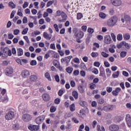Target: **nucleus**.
Masks as SVG:
<instances>
[{"label":"nucleus","mask_w":131,"mask_h":131,"mask_svg":"<svg viewBox=\"0 0 131 131\" xmlns=\"http://www.w3.org/2000/svg\"><path fill=\"white\" fill-rule=\"evenodd\" d=\"M99 76H102V77H106V75H105V69H104V68L103 67L100 68Z\"/></svg>","instance_id":"17"},{"label":"nucleus","mask_w":131,"mask_h":131,"mask_svg":"<svg viewBox=\"0 0 131 131\" xmlns=\"http://www.w3.org/2000/svg\"><path fill=\"white\" fill-rule=\"evenodd\" d=\"M106 72L107 75H108V76H110V75H111V70H110L109 68H107L106 69Z\"/></svg>","instance_id":"53"},{"label":"nucleus","mask_w":131,"mask_h":131,"mask_svg":"<svg viewBox=\"0 0 131 131\" xmlns=\"http://www.w3.org/2000/svg\"><path fill=\"white\" fill-rule=\"evenodd\" d=\"M66 71L69 73V74L72 73V71H73V68L70 67H68L66 69Z\"/></svg>","instance_id":"24"},{"label":"nucleus","mask_w":131,"mask_h":131,"mask_svg":"<svg viewBox=\"0 0 131 131\" xmlns=\"http://www.w3.org/2000/svg\"><path fill=\"white\" fill-rule=\"evenodd\" d=\"M78 90L81 94H83V93H84V89H83V86L82 85L78 86Z\"/></svg>","instance_id":"23"},{"label":"nucleus","mask_w":131,"mask_h":131,"mask_svg":"<svg viewBox=\"0 0 131 131\" xmlns=\"http://www.w3.org/2000/svg\"><path fill=\"white\" fill-rule=\"evenodd\" d=\"M104 42L105 45H110L112 42V39H111V36L110 35H106L104 37Z\"/></svg>","instance_id":"8"},{"label":"nucleus","mask_w":131,"mask_h":131,"mask_svg":"<svg viewBox=\"0 0 131 131\" xmlns=\"http://www.w3.org/2000/svg\"><path fill=\"white\" fill-rule=\"evenodd\" d=\"M43 36L44 38H45L47 40H50V39H52V34H49L47 33V32H43Z\"/></svg>","instance_id":"15"},{"label":"nucleus","mask_w":131,"mask_h":131,"mask_svg":"<svg viewBox=\"0 0 131 131\" xmlns=\"http://www.w3.org/2000/svg\"><path fill=\"white\" fill-rule=\"evenodd\" d=\"M84 116H85V111L83 110H81L80 111V114H79V117L83 118Z\"/></svg>","instance_id":"19"},{"label":"nucleus","mask_w":131,"mask_h":131,"mask_svg":"<svg viewBox=\"0 0 131 131\" xmlns=\"http://www.w3.org/2000/svg\"><path fill=\"white\" fill-rule=\"evenodd\" d=\"M12 128L14 129V130H18L19 129V126L18 125L15 124L13 125Z\"/></svg>","instance_id":"48"},{"label":"nucleus","mask_w":131,"mask_h":131,"mask_svg":"<svg viewBox=\"0 0 131 131\" xmlns=\"http://www.w3.org/2000/svg\"><path fill=\"white\" fill-rule=\"evenodd\" d=\"M124 39H125V40H128L129 38H130V35L128 33H126L123 35Z\"/></svg>","instance_id":"26"},{"label":"nucleus","mask_w":131,"mask_h":131,"mask_svg":"<svg viewBox=\"0 0 131 131\" xmlns=\"http://www.w3.org/2000/svg\"><path fill=\"white\" fill-rule=\"evenodd\" d=\"M45 76L46 78L48 79L50 81H52V78H51V75H50V73L47 72L45 74Z\"/></svg>","instance_id":"28"},{"label":"nucleus","mask_w":131,"mask_h":131,"mask_svg":"<svg viewBox=\"0 0 131 131\" xmlns=\"http://www.w3.org/2000/svg\"><path fill=\"white\" fill-rule=\"evenodd\" d=\"M109 129L111 131L119 130V126L117 124H112L109 126Z\"/></svg>","instance_id":"9"},{"label":"nucleus","mask_w":131,"mask_h":131,"mask_svg":"<svg viewBox=\"0 0 131 131\" xmlns=\"http://www.w3.org/2000/svg\"><path fill=\"white\" fill-rule=\"evenodd\" d=\"M119 76V71H117L113 74V77L114 78H117Z\"/></svg>","instance_id":"34"},{"label":"nucleus","mask_w":131,"mask_h":131,"mask_svg":"<svg viewBox=\"0 0 131 131\" xmlns=\"http://www.w3.org/2000/svg\"><path fill=\"white\" fill-rule=\"evenodd\" d=\"M106 90L107 93H110L113 92L112 91H113V88L112 87L107 86Z\"/></svg>","instance_id":"39"},{"label":"nucleus","mask_w":131,"mask_h":131,"mask_svg":"<svg viewBox=\"0 0 131 131\" xmlns=\"http://www.w3.org/2000/svg\"><path fill=\"white\" fill-rule=\"evenodd\" d=\"M88 32H89V33H90V34H92V33H94L93 29L91 28H88Z\"/></svg>","instance_id":"55"},{"label":"nucleus","mask_w":131,"mask_h":131,"mask_svg":"<svg viewBox=\"0 0 131 131\" xmlns=\"http://www.w3.org/2000/svg\"><path fill=\"white\" fill-rule=\"evenodd\" d=\"M57 110V108L55 106H52L50 107V111L51 113H54V112H56Z\"/></svg>","instance_id":"36"},{"label":"nucleus","mask_w":131,"mask_h":131,"mask_svg":"<svg viewBox=\"0 0 131 131\" xmlns=\"http://www.w3.org/2000/svg\"><path fill=\"white\" fill-rule=\"evenodd\" d=\"M111 36H112V38L113 40H114V41H116V36H115V34H114V33H112L111 34Z\"/></svg>","instance_id":"57"},{"label":"nucleus","mask_w":131,"mask_h":131,"mask_svg":"<svg viewBox=\"0 0 131 131\" xmlns=\"http://www.w3.org/2000/svg\"><path fill=\"white\" fill-rule=\"evenodd\" d=\"M63 94H64V91L60 90L58 91V96H59V97H61L63 95Z\"/></svg>","instance_id":"59"},{"label":"nucleus","mask_w":131,"mask_h":131,"mask_svg":"<svg viewBox=\"0 0 131 131\" xmlns=\"http://www.w3.org/2000/svg\"><path fill=\"white\" fill-rule=\"evenodd\" d=\"M29 5V3H28V2H25L23 6V9H26Z\"/></svg>","instance_id":"61"},{"label":"nucleus","mask_w":131,"mask_h":131,"mask_svg":"<svg viewBox=\"0 0 131 131\" xmlns=\"http://www.w3.org/2000/svg\"><path fill=\"white\" fill-rule=\"evenodd\" d=\"M111 3L115 7H119L121 6V0H111Z\"/></svg>","instance_id":"11"},{"label":"nucleus","mask_w":131,"mask_h":131,"mask_svg":"<svg viewBox=\"0 0 131 131\" xmlns=\"http://www.w3.org/2000/svg\"><path fill=\"white\" fill-rule=\"evenodd\" d=\"M14 116H15L14 112L10 111L5 115V119L6 120H11L12 118H14Z\"/></svg>","instance_id":"4"},{"label":"nucleus","mask_w":131,"mask_h":131,"mask_svg":"<svg viewBox=\"0 0 131 131\" xmlns=\"http://www.w3.org/2000/svg\"><path fill=\"white\" fill-rule=\"evenodd\" d=\"M97 131H105V128L104 126H102L101 127V126L100 125H98L97 127Z\"/></svg>","instance_id":"30"},{"label":"nucleus","mask_w":131,"mask_h":131,"mask_svg":"<svg viewBox=\"0 0 131 131\" xmlns=\"http://www.w3.org/2000/svg\"><path fill=\"white\" fill-rule=\"evenodd\" d=\"M117 21H118V17L116 16H113L107 20V24L110 27H113L116 25Z\"/></svg>","instance_id":"1"},{"label":"nucleus","mask_w":131,"mask_h":131,"mask_svg":"<svg viewBox=\"0 0 131 131\" xmlns=\"http://www.w3.org/2000/svg\"><path fill=\"white\" fill-rule=\"evenodd\" d=\"M123 46L125 47L126 48H127L128 50H129L130 49V46L128 43L125 42V41H123Z\"/></svg>","instance_id":"38"},{"label":"nucleus","mask_w":131,"mask_h":131,"mask_svg":"<svg viewBox=\"0 0 131 131\" xmlns=\"http://www.w3.org/2000/svg\"><path fill=\"white\" fill-rule=\"evenodd\" d=\"M76 38L81 39L83 36H84V33L82 31H80L79 33L75 36Z\"/></svg>","instance_id":"16"},{"label":"nucleus","mask_w":131,"mask_h":131,"mask_svg":"<svg viewBox=\"0 0 131 131\" xmlns=\"http://www.w3.org/2000/svg\"><path fill=\"white\" fill-rule=\"evenodd\" d=\"M73 33H74L75 36H76V34H78L77 32H78V29L77 28H74L73 29Z\"/></svg>","instance_id":"45"},{"label":"nucleus","mask_w":131,"mask_h":131,"mask_svg":"<svg viewBox=\"0 0 131 131\" xmlns=\"http://www.w3.org/2000/svg\"><path fill=\"white\" fill-rule=\"evenodd\" d=\"M79 104L82 107H86V106H88V103L86 101H82V100L79 101Z\"/></svg>","instance_id":"20"},{"label":"nucleus","mask_w":131,"mask_h":131,"mask_svg":"<svg viewBox=\"0 0 131 131\" xmlns=\"http://www.w3.org/2000/svg\"><path fill=\"white\" fill-rule=\"evenodd\" d=\"M8 51H9L8 49L5 48L3 50V55H4L5 56H8Z\"/></svg>","instance_id":"47"},{"label":"nucleus","mask_w":131,"mask_h":131,"mask_svg":"<svg viewBox=\"0 0 131 131\" xmlns=\"http://www.w3.org/2000/svg\"><path fill=\"white\" fill-rule=\"evenodd\" d=\"M45 118L46 117L45 115H42L37 117L35 119V122L37 124H40L43 122V120H45Z\"/></svg>","instance_id":"3"},{"label":"nucleus","mask_w":131,"mask_h":131,"mask_svg":"<svg viewBox=\"0 0 131 131\" xmlns=\"http://www.w3.org/2000/svg\"><path fill=\"white\" fill-rule=\"evenodd\" d=\"M72 95L75 98V99H78V93L76 91H74L72 93Z\"/></svg>","instance_id":"35"},{"label":"nucleus","mask_w":131,"mask_h":131,"mask_svg":"<svg viewBox=\"0 0 131 131\" xmlns=\"http://www.w3.org/2000/svg\"><path fill=\"white\" fill-rule=\"evenodd\" d=\"M110 15H114V8H112L110 10Z\"/></svg>","instance_id":"64"},{"label":"nucleus","mask_w":131,"mask_h":131,"mask_svg":"<svg viewBox=\"0 0 131 131\" xmlns=\"http://www.w3.org/2000/svg\"><path fill=\"white\" fill-rule=\"evenodd\" d=\"M21 75L24 78H27L30 76V72H29L28 70H25L21 72Z\"/></svg>","instance_id":"10"},{"label":"nucleus","mask_w":131,"mask_h":131,"mask_svg":"<svg viewBox=\"0 0 131 131\" xmlns=\"http://www.w3.org/2000/svg\"><path fill=\"white\" fill-rule=\"evenodd\" d=\"M114 108H115V105H106L103 107L102 110L105 112H108V111H113Z\"/></svg>","instance_id":"5"},{"label":"nucleus","mask_w":131,"mask_h":131,"mask_svg":"<svg viewBox=\"0 0 131 131\" xmlns=\"http://www.w3.org/2000/svg\"><path fill=\"white\" fill-rule=\"evenodd\" d=\"M9 6L10 8H11V9H15V8H16V5L15 4H14V3H13V2H10L9 3Z\"/></svg>","instance_id":"33"},{"label":"nucleus","mask_w":131,"mask_h":131,"mask_svg":"<svg viewBox=\"0 0 131 131\" xmlns=\"http://www.w3.org/2000/svg\"><path fill=\"white\" fill-rule=\"evenodd\" d=\"M97 102L98 104H104L105 100L104 98L100 97L99 99L97 100Z\"/></svg>","instance_id":"25"},{"label":"nucleus","mask_w":131,"mask_h":131,"mask_svg":"<svg viewBox=\"0 0 131 131\" xmlns=\"http://www.w3.org/2000/svg\"><path fill=\"white\" fill-rule=\"evenodd\" d=\"M28 127V129L31 131H37L38 129H39V126L37 125L30 124Z\"/></svg>","instance_id":"7"},{"label":"nucleus","mask_w":131,"mask_h":131,"mask_svg":"<svg viewBox=\"0 0 131 131\" xmlns=\"http://www.w3.org/2000/svg\"><path fill=\"white\" fill-rule=\"evenodd\" d=\"M53 27H54V28H55V31H56V32H59V27L56 24H55L53 25Z\"/></svg>","instance_id":"49"},{"label":"nucleus","mask_w":131,"mask_h":131,"mask_svg":"<svg viewBox=\"0 0 131 131\" xmlns=\"http://www.w3.org/2000/svg\"><path fill=\"white\" fill-rule=\"evenodd\" d=\"M60 102H61V99H60L59 98H56L54 100V103L55 104H60Z\"/></svg>","instance_id":"52"},{"label":"nucleus","mask_w":131,"mask_h":131,"mask_svg":"<svg viewBox=\"0 0 131 131\" xmlns=\"http://www.w3.org/2000/svg\"><path fill=\"white\" fill-rule=\"evenodd\" d=\"M6 75H10V74H12L13 72H14V70H13V68H8L6 69Z\"/></svg>","instance_id":"18"},{"label":"nucleus","mask_w":131,"mask_h":131,"mask_svg":"<svg viewBox=\"0 0 131 131\" xmlns=\"http://www.w3.org/2000/svg\"><path fill=\"white\" fill-rule=\"evenodd\" d=\"M17 56H23V49L21 48H18L17 50Z\"/></svg>","instance_id":"22"},{"label":"nucleus","mask_w":131,"mask_h":131,"mask_svg":"<svg viewBox=\"0 0 131 131\" xmlns=\"http://www.w3.org/2000/svg\"><path fill=\"white\" fill-rule=\"evenodd\" d=\"M28 32V28H27L24 29L23 30L21 33H22V34H23L24 35L25 34H27Z\"/></svg>","instance_id":"51"},{"label":"nucleus","mask_w":131,"mask_h":131,"mask_svg":"<svg viewBox=\"0 0 131 131\" xmlns=\"http://www.w3.org/2000/svg\"><path fill=\"white\" fill-rule=\"evenodd\" d=\"M19 32H20V31L18 29H15L14 30L13 34L14 35H18L19 34Z\"/></svg>","instance_id":"56"},{"label":"nucleus","mask_w":131,"mask_h":131,"mask_svg":"<svg viewBox=\"0 0 131 131\" xmlns=\"http://www.w3.org/2000/svg\"><path fill=\"white\" fill-rule=\"evenodd\" d=\"M107 15L104 12H100L99 13V17L101 18V19H105Z\"/></svg>","instance_id":"29"},{"label":"nucleus","mask_w":131,"mask_h":131,"mask_svg":"<svg viewBox=\"0 0 131 131\" xmlns=\"http://www.w3.org/2000/svg\"><path fill=\"white\" fill-rule=\"evenodd\" d=\"M126 121L128 127H131V117L130 114L126 115Z\"/></svg>","instance_id":"14"},{"label":"nucleus","mask_w":131,"mask_h":131,"mask_svg":"<svg viewBox=\"0 0 131 131\" xmlns=\"http://www.w3.org/2000/svg\"><path fill=\"white\" fill-rule=\"evenodd\" d=\"M92 73H94V74H98L99 73V71L96 68H94L92 70Z\"/></svg>","instance_id":"42"},{"label":"nucleus","mask_w":131,"mask_h":131,"mask_svg":"<svg viewBox=\"0 0 131 131\" xmlns=\"http://www.w3.org/2000/svg\"><path fill=\"white\" fill-rule=\"evenodd\" d=\"M101 55L104 58H108V57H109V54L106 53V52H101Z\"/></svg>","instance_id":"44"},{"label":"nucleus","mask_w":131,"mask_h":131,"mask_svg":"<svg viewBox=\"0 0 131 131\" xmlns=\"http://www.w3.org/2000/svg\"><path fill=\"white\" fill-rule=\"evenodd\" d=\"M24 39H25V40H26V41L27 43H30V41H29V39L28 38V36H24Z\"/></svg>","instance_id":"60"},{"label":"nucleus","mask_w":131,"mask_h":131,"mask_svg":"<svg viewBox=\"0 0 131 131\" xmlns=\"http://www.w3.org/2000/svg\"><path fill=\"white\" fill-rule=\"evenodd\" d=\"M36 64H37V62L36 61V60H32L30 62V66H36Z\"/></svg>","instance_id":"46"},{"label":"nucleus","mask_w":131,"mask_h":131,"mask_svg":"<svg viewBox=\"0 0 131 131\" xmlns=\"http://www.w3.org/2000/svg\"><path fill=\"white\" fill-rule=\"evenodd\" d=\"M121 92V88L118 87L115 89V90H113L112 92L113 96L117 97V96Z\"/></svg>","instance_id":"12"},{"label":"nucleus","mask_w":131,"mask_h":131,"mask_svg":"<svg viewBox=\"0 0 131 131\" xmlns=\"http://www.w3.org/2000/svg\"><path fill=\"white\" fill-rule=\"evenodd\" d=\"M117 40H122V35L119 34L117 36Z\"/></svg>","instance_id":"50"},{"label":"nucleus","mask_w":131,"mask_h":131,"mask_svg":"<svg viewBox=\"0 0 131 131\" xmlns=\"http://www.w3.org/2000/svg\"><path fill=\"white\" fill-rule=\"evenodd\" d=\"M70 110L72 112H73V111H75V104L73 103L71 104L70 106Z\"/></svg>","instance_id":"31"},{"label":"nucleus","mask_w":131,"mask_h":131,"mask_svg":"<svg viewBox=\"0 0 131 131\" xmlns=\"http://www.w3.org/2000/svg\"><path fill=\"white\" fill-rule=\"evenodd\" d=\"M124 18L126 21H130V17L128 15H125Z\"/></svg>","instance_id":"54"},{"label":"nucleus","mask_w":131,"mask_h":131,"mask_svg":"<svg viewBox=\"0 0 131 131\" xmlns=\"http://www.w3.org/2000/svg\"><path fill=\"white\" fill-rule=\"evenodd\" d=\"M30 80H31V81H34V82L36 81V80H37V76H36L35 75H31Z\"/></svg>","instance_id":"21"},{"label":"nucleus","mask_w":131,"mask_h":131,"mask_svg":"<svg viewBox=\"0 0 131 131\" xmlns=\"http://www.w3.org/2000/svg\"><path fill=\"white\" fill-rule=\"evenodd\" d=\"M91 57L92 58H97L98 56H99V53L98 52H92L91 54Z\"/></svg>","instance_id":"32"},{"label":"nucleus","mask_w":131,"mask_h":131,"mask_svg":"<svg viewBox=\"0 0 131 131\" xmlns=\"http://www.w3.org/2000/svg\"><path fill=\"white\" fill-rule=\"evenodd\" d=\"M42 98L45 102H48L50 101L51 97H50V95L48 93H45L42 94Z\"/></svg>","instance_id":"13"},{"label":"nucleus","mask_w":131,"mask_h":131,"mask_svg":"<svg viewBox=\"0 0 131 131\" xmlns=\"http://www.w3.org/2000/svg\"><path fill=\"white\" fill-rule=\"evenodd\" d=\"M123 46V42H121L120 44L117 45L118 49H121Z\"/></svg>","instance_id":"62"},{"label":"nucleus","mask_w":131,"mask_h":131,"mask_svg":"<svg viewBox=\"0 0 131 131\" xmlns=\"http://www.w3.org/2000/svg\"><path fill=\"white\" fill-rule=\"evenodd\" d=\"M72 58H73V57L72 56H71V55L69 56L64 58H62L61 59V63H65V62H66L67 63V66H68L69 62H70V60H71V59H72Z\"/></svg>","instance_id":"6"},{"label":"nucleus","mask_w":131,"mask_h":131,"mask_svg":"<svg viewBox=\"0 0 131 131\" xmlns=\"http://www.w3.org/2000/svg\"><path fill=\"white\" fill-rule=\"evenodd\" d=\"M116 120L117 121V122H120V121L123 120V118H122V117L118 116L116 117Z\"/></svg>","instance_id":"40"},{"label":"nucleus","mask_w":131,"mask_h":131,"mask_svg":"<svg viewBox=\"0 0 131 131\" xmlns=\"http://www.w3.org/2000/svg\"><path fill=\"white\" fill-rule=\"evenodd\" d=\"M72 120L74 121L75 123H79V121H78L76 118H72Z\"/></svg>","instance_id":"63"},{"label":"nucleus","mask_w":131,"mask_h":131,"mask_svg":"<svg viewBox=\"0 0 131 131\" xmlns=\"http://www.w3.org/2000/svg\"><path fill=\"white\" fill-rule=\"evenodd\" d=\"M21 119L24 122H29L32 120V116L29 114H24Z\"/></svg>","instance_id":"2"},{"label":"nucleus","mask_w":131,"mask_h":131,"mask_svg":"<svg viewBox=\"0 0 131 131\" xmlns=\"http://www.w3.org/2000/svg\"><path fill=\"white\" fill-rule=\"evenodd\" d=\"M54 4V1H50L47 4V7L49 8V7H51L52 5Z\"/></svg>","instance_id":"41"},{"label":"nucleus","mask_w":131,"mask_h":131,"mask_svg":"<svg viewBox=\"0 0 131 131\" xmlns=\"http://www.w3.org/2000/svg\"><path fill=\"white\" fill-rule=\"evenodd\" d=\"M81 28L82 32H86V29H88V26H82Z\"/></svg>","instance_id":"43"},{"label":"nucleus","mask_w":131,"mask_h":131,"mask_svg":"<svg viewBox=\"0 0 131 131\" xmlns=\"http://www.w3.org/2000/svg\"><path fill=\"white\" fill-rule=\"evenodd\" d=\"M83 17V15L81 13H78L77 14V20H80Z\"/></svg>","instance_id":"27"},{"label":"nucleus","mask_w":131,"mask_h":131,"mask_svg":"<svg viewBox=\"0 0 131 131\" xmlns=\"http://www.w3.org/2000/svg\"><path fill=\"white\" fill-rule=\"evenodd\" d=\"M126 51H122L120 54V56L121 58H124V57H126Z\"/></svg>","instance_id":"37"},{"label":"nucleus","mask_w":131,"mask_h":131,"mask_svg":"<svg viewBox=\"0 0 131 131\" xmlns=\"http://www.w3.org/2000/svg\"><path fill=\"white\" fill-rule=\"evenodd\" d=\"M95 88H96V84L94 83H91L90 84V89L91 90H94L95 89Z\"/></svg>","instance_id":"58"}]
</instances>
